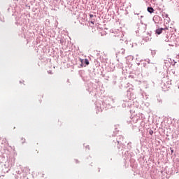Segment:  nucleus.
<instances>
[{"label":"nucleus","instance_id":"f257e3e1","mask_svg":"<svg viewBox=\"0 0 179 179\" xmlns=\"http://www.w3.org/2000/svg\"><path fill=\"white\" fill-rule=\"evenodd\" d=\"M163 30H164L163 28L156 29L157 34H162V33H163Z\"/></svg>","mask_w":179,"mask_h":179},{"label":"nucleus","instance_id":"f03ea898","mask_svg":"<svg viewBox=\"0 0 179 179\" xmlns=\"http://www.w3.org/2000/svg\"><path fill=\"white\" fill-rule=\"evenodd\" d=\"M148 12H149L150 13H153L155 12V9H153V8L152 7H148L147 8Z\"/></svg>","mask_w":179,"mask_h":179},{"label":"nucleus","instance_id":"7ed1b4c3","mask_svg":"<svg viewBox=\"0 0 179 179\" xmlns=\"http://www.w3.org/2000/svg\"><path fill=\"white\" fill-rule=\"evenodd\" d=\"M80 62L81 64H83V62H85V64H86V65H89V60L87 59H80Z\"/></svg>","mask_w":179,"mask_h":179},{"label":"nucleus","instance_id":"20e7f679","mask_svg":"<svg viewBox=\"0 0 179 179\" xmlns=\"http://www.w3.org/2000/svg\"><path fill=\"white\" fill-rule=\"evenodd\" d=\"M20 142V143H26V139L24 138H21Z\"/></svg>","mask_w":179,"mask_h":179},{"label":"nucleus","instance_id":"39448f33","mask_svg":"<svg viewBox=\"0 0 179 179\" xmlns=\"http://www.w3.org/2000/svg\"><path fill=\"white\" fill-rule=\"evenodd\" d=\"M149 134H150V135H153V130H150V131H149Z\"/></svg>","mask_w":179,"mask_h":179},{"label":"nucleus","instance_id":"423d86ee","mask_svg":"<svg viewBox=\"0 0 179 179\" xmlns=\"http://www.w3.org/2000/svg\"><path fill=\"white\" fill-rule=\"evenodd\" d=\"M76 163H79V161L78 159H75Z\"/></svg>","mask_w":179,"mask_h":179},{"label":"nucleus","instance_id":"0eeeda50","mask_svg":"<svg viewBox=\"0 0 179 179\" xmlns=\"http://www.w3.org/2000/svg\"><path fill=\"white\" fill-rule=\"evenodd\" d=\"M90 17H93L94 15H93L92 14H90Z\"/></svg>","mask_w":179,"mask_h":179},{"label":"nucleus","instance_id":"6e6552de","mask_svg":"<svg viewBox=\"0 0 179 179\" xmlns=\"http://www.w3.org/2000/svg\"><path fill=\"white\" fill-rule=\"evenodd\" d=\"M171 152H172V153L174 152V150H171Z\"/></svg>","mask_w":179,"mask_h":179},{"label":"nucleus","instance_id":"1a4fd4ad","mask_svg":"<svg viewBox=\"0 0 179 179\" xmlns=\"http://www.w3.org/2000/svg\"><path fill=\"white\" fill-rule=\"evenodd\" d=\"M91 23H92V24H93V22H92V21H91Z\"/></svg>","mask_w":179,"mask_h":179},{"label":"nucleus","instance_id":"9d476101","mask_svg":"<svg viewBox=\"0 0 179 179\" xmlns=\"http://www.w3.org/2000/svg\"><path fill=\"white\" fill-rule=\"evenodd\" d=\"M10 167H12V164H10Z\"/></svg>","mask_w":179,"mask_h":179}]
</instances>
